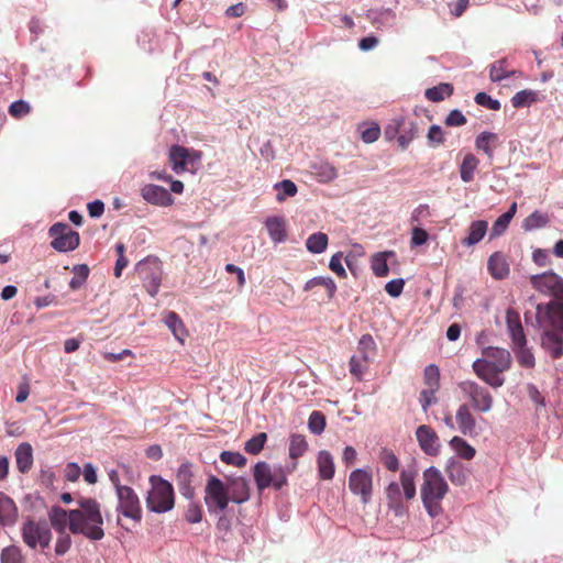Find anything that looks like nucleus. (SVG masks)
I'll use <instances>...</instances> for the list:
<instances>
[{
    "instance_id": "1",
    "label": "nucleus",
    "mask_w": 563,
    "mask_h": 563,
    "mask_svg": "<svg viewBox=\"0 0 563 563\" xmlns=\"http://www.w3.org/2000/svg\"><path fill=\"white\" fill-rule=\"evenodd\" d=\"M78 508L70 510V532L81 534L91 541L104 537L101 505L91 497L77 499Z\"/></svg>"
},
{
    "instance_id": "2",
    "label": "nucleus",
    "mask_w": 563,
    "mask_h": 563,
    "mask_svg": "<svg viewBox=\"0 0 563 563\" xmlns=\"http://www.w3.org/2000/svg\"><path fill=\"white\" fill-rule=\"evenodd\" d=\"M511 366V354L508 350L497 346L483 349V356L474 361L472 367L475 374L493 388L505 384L501 374Z\"/></svg>"
},
{
    "instance_id": "3",
    "label": "nucleus",
    "mask_w": 563,
    "mask_h": 563,
    "mask_svg": "<svg viewBox=\"0 0 563 563\" xmlns=\"http://www.w3.org/2000/svg\"><path fill=\"white\" fill-rule=\"evenodd\" d=\"M420 497L424 510L431 518L443 514L442 500L449 492V485L442 473L435 466H430L422 473Z\"/></svg>"
},
{
    "instance_id": "4",
    "label": "nucleus",
    "mask_w": 563,
    "mask_h": 563,
    "mask_svg": "<svg viewBox=\"0 0 563 563\" xmlns=\"http://www.w3.org/2000/svg\"><path fill=\"white\" fill-rule=\"evenodd\" d=\"M418 476V470L415 466L402 468L399 475V483L391 482L386 488V497L388 506L395 511L396 515L404 512L402 495L407 500H411L416 497V478Z\"/></svg>"
},
{
    "instance_id": "5",
    "label": "nucleus",
    "mask_w": 563,
    "mask_h": 563,
    "mask_svg": "<svg viewBox=\"0 0 563 563\" xmlns=\"http://www.w3.org/2000/svg\"><path fill=\"white\" fill-rule=\"evenodd\" d=\"M150 482L152 487L146 496L148 510L156 514L172 510L175 504L172 484L156 475L151 476Z\"/></svg>"
},
{
    "instance_id": "6",
    "label": "nucleus",
    "mask_w": 563,
    "mask_h": 563,
    "mask_svg": "<svg viewBox=\"0 0 563 563\" xmlns=\"http://www.w3.org/2000/svg\"><path fill=\"white\" fill-rule=\"evenodd\" d=\"M21 538L31 550L36 548L45 549L52 541V531L44 520H35L32 517L25 519L21 525Z\"/></svg>"
},
{
    "instance_id": "7",
    "label": "nucleus",
    "mask_w": 563,
    "mask_h": 563,
    "mask_svg": "<svg viewBox=\"0 0 563 563\" xmlns=\"http://www.w3.org/2000/svg\"><path fill=\"white\" fill-rule=\"evenodd\" d=\"M230 500L229 489L224 483L216 476H210L205 488V504L209 514H222Z\"/></svg>"
},
{
    "instance_id": "8",
    "label": "nucleus",
    "mask_w": 563,
    "mask_h": 563,
    "mask_svg": "<svg viewBox=\"0 0 563 563\" xmlns=\"http://www.w3.org/2000/svg\"><path fill=\"white\" fill-rule=\"evenodd\" d=\"M253 476L260 492L269 486L280 489L287 483L285 470L280 465L271 466L266 462L255 464Z\"/></svg>"
},
{
    "instance_id": "9",
    "label": "nucleus",
    "mask_w": 563,
    "mask_h": 563,
    "mask_svg": "<svg viewBox=\"0 0 563 563\" xmlns=\"http://www.w3.org/2000/svg\"><path fill=\"white\" fill-rule=\"evenodd\" d=\"M462 394L471 401L473 408L479 412H488L494 405V398L489 390L474 380L459 383Z\"/></svg>"
},
{
    "instance_id": "10",
    "label": "nucleus",
    "mask_w": 563,
    "mask_h": 563,
    "mask_svg": "<svg viewBox=\"0 0 563 563\" xmlns=\"http://www.w3.org/2000/svg\"><path fill=\"white\" fill-rule=\"evenodd\" d=\"M117 507L115 511L136 522L142 520V507L137 494L130 486L119 487L115 492Z\"/></svg>"
},
{
    "instance_id": "11",
    "label": "nucleus",
    "mask_w": 563,
    "mask_h": 563,
    "mask_svg": "<svg viewBox=\"0 0 563 563\" xmlns=\"http://www.w3.org/2000/svg\"><path fill=\"white\" fill-rule=\"evenodd\" d=\"M530 280L532 287L540 294L553 297L558 301L563 299V279L553 272L532 275Z\"/></svg>"
},
{
    "instance_id": "12",
    "label": "nucleus",
    "mask_w": 563,
    "mask_h": 563,
    "mask_svg": "<svg viewBox=\"0 0 563 563\" xmlns=\"http://www.w3.org/2000/svg\"><path fill=\"white\" fill-rule=\"evenodd\" d=\"M137 273L145 282L147 292L155 297L161 286V266L156 257H147L136 265Z\"/></svg>"
},
{
    "instance_id": "13",
    "label": "nucleus",
    "mask_w": 563,
    "mask_h": 563,
    "mask_svg": "<svg viewBox=\"0 0 563 563\" xmlns=\"http://www.w3.org/2000/svg\"><path fill=\"white\" fill-rule=\"evenodd\" d=\"M545 320L563 333V301L552 300L547 305L537 306V321L540 327Z\"/></svg>"
},
{
    "instance_id": "14",
    "label": "nucleus",
    "mask_w": 563,
    "mask_h": 563,
    "mask_svg": "<svg viewBox=\"0 0 563 563\" xmlns=\"http://www.w3.org/2000/svg\"><path fill=\"white\" fill-rule=\"evenodd\" d=\"M373 479L369 472L363 468L354 470L349 477V488L355 495H360L364 504L368 503L372 496Z\"/></svg>"
},
{
    "instance_id": "15",
    "label": "nucleus",
    "mask_w": 563,
    "mask_h": 563,
    "mask_svg": "<svg viewBox=\"0 0 563 563\" xmlns=\"http://www.w3.org/2000/svg\"><path fill=\"white\" fill-rule=\"evenodd\" d=\"M51 246H79V234L66 223L57 222L49 229Z\"/></svg>"
},
{
    "instance_id": "16",
    "label": "nucleus",
    "mask_w": 563,
    "mask_h": 563,
    "mask_svg": "<svg viewBox=\"0 0 563 563\" xmlns=\"http://www.w3.org/2000/svg\"><path fill=\"white\" fill-rule=\"evenodd\" d=\"M416 437L421 450L428 455H437L440 451V440L437 433L429 426L418 427Z\"/></svg>"
},
{
    "instance_id": "17",
    "label": "nucleus",
    "mask_w": 563,
    "mask_h": 563,
    "mask_svg": "<svg viewBox=\"0 0 563 563\" xmlns=\"http://www.w3.org/2000/svg\"><path fill=\"white\" fill-rule=\"evenodd\" d=\"M141 195L144 200L156 206L167 207L174 202L172 195L166 188L153 184L145 185L141 190Z\"/></svg>"
},
{
    "instance_id": "18",
    "label": "nucleus",
    "mask_w": 563,
    "mask_h": 563,
    "mask_svg": "<svg viewBox=\"0 0 563 563\" xmlns=\"http://www.w3.org/2000/svg\"><path fill=\"white\" fill-rule=\"evenodd\" d=\"M194 472L190 463H183L176 474V484L180 494L186 499H192L195 489L192 487Z\"/></svg>"
},
{
    "instance_id": "19",
    "label": "nucleus",
    "mask_w": 563,
    "mask_h": 563,
    "mask_svg": "<svg viewBox=\"0 0 563 563\" xmlns=\"http://www.w3.org/2000/svg\"><path fill=\"white\" fill-rule=\"evenodd\" d=\"M445 473L453 485L463 486L470 478V468L456 457H450L445 465Z\"/></svg>"
},
{
    "instance_id": "20",
    "label": "nucleus",
    "mask_w": 563,
    "mask_h": 563,
    "mask_svg": "<svg viewBox=\"0 0 563 563\" xmlns=\"http://www.w3.org/2000/svg\"><path fill=\"white\" fill-rule=\"evenodd\" d=\"M506 324L514 345L527 343L520 316L512 308L506 310Z\"/></svg>"
},
{
    "instance_id": "21",
    "label": "nucleus",
    "mask_w": 563,
    "mask_h": 563,
    "mask_svg": "<svg viewBox=\"0 0 563 563\" xmlns=\"http://www.w3.org/2000/svg\"><path fill=\"white\" fill-rule=\"evenodd\" d=\"M455 420L459 431L464 435L476 434V421L471 412L468 405L462 404L459 406L455 415Z\"/></svg>"
},
{
    "instance_id": "22",
    "label": "nucleus",
    "mask_w": 563,
    "mask_h": 563,
    "mask_svg": "<svg viewBox=\"0 0 563 563\" xmlns=\"http://www.w3.org/2000/svg\"><path fill=\"white\" fill-rule=\"evenodd\" d=\"M18 507L12 498L0 492V525L12 527L18 520Z\"/></svg>"
},
{
    "instance_id": "23",
    "label": "nucleus",
    "mask_w": 563,
    "mask_h": 563,
    "mask_svg": "<svg viewBox=\"0 0 563 563\" xmlns=\"http://www.w3.org/2000/svg\"><path fill=\"white\" fill-rule=\"evenodd\" d=\"M189 157L188 148L180 145H173L169 148L168 161L172 169L176 174H181L187 170V163Z\"/></svg>"
},
{
    "instance_id": "24",
    "label": "nucleus",
    "mask_w": 563,
    "mask_h": 563,
    "mask_svg": "<svg viewBox=\"0 0 563 563\" xmlns=\"http://www.w3.org/2000/svg\"><path fill=\"white\" fill-rule=\"evenodd\" d=\"M227 489H229L230 499L235 504H242L250 498L249 481L244 477L232 479Z\"/></svg>"
},
{
    "instance_id": "25",
    "label": "nucleus",
    "mask_w": 563,
    "mask_h": 563,
    "mask_svg": "<svg viewBox=\"0 0 563 563\" xmlns=\"http://www.w3.org/2000/svg\"><path fill=\"white\" fill-rule=\"evenodd\" d=\"M163 321L166 324V327L170 330L174 338L178 342L184 344L188 335V332L179 316L174 311H168L165 313Z\"/></svg>"
},
{
    "instance_id": "26",
    "label": "nucleus",
    "mask_w": 563,
    "mask_h": 563,
    "mask_svg": "<svg viewBox=\"0 0 563 563\" xmlns=\"http://www.w3.org/2000/svg\"><path fill=\"white\" fill-rule=\"evenodd\" d=\"M48 518L56 532H66L67 527L70 530V510L54 506L48 511Z\"/></svg>"
},
{
    "instance_id": "27",
    "label": "nucleus",
    "mask_w": 563,
    "mask_h": 563,
    "mask_svg": "<svg viewBox=\"0 0 563 563\" xmlns=\"http://www.w3.org/2000/svg\"><path fill=\"white\" fill-rule=\"evenodd\" d=\"M16 467L21 473H26L33 465V449L30 443H21L15 449Z\"/></svg>"
},
{
    "instance_id": "28",
    "label": "nucleus",
    "mask_w": 563,
    "mask_h": 563,
    "mask_svg": "<svg viewBox=\"0 0 563 563\" xmlns=\"http://www.w3.org/2000/svg\"><path fill=\"white\" fill-rule=\"evenodd\" d=\"M498 145V135L493 132L484 131L475 140V147L483 151L489 159L494 157V150Z\"/></svg>"
},
{
    "instance_id": "29",
    "label": "nucleus",
    "mask_w": 563,
    "mask_h": 563,
    "mask_svg": "<svg viewBox=\"0 0 563 563\" xmlns=\"http://www.w3.org/2000/svg\"><path fill=\"white\" fill-rule=\"evenodd\" d=\"M488 271L496 279H503L509 274V265L501 252H495L489 257Z\"/></svg>"
},
{
    "instance_id": "30",
    "label": "nucleus",
    "mask_w": 563,
    "mask_h": 563,
    "mask_svg": "<svg viewBox=\"0 0 563 563\" xmlns=\"http://www.w3.org/2000/svg\"><path fill=\"white\" fill-rule=\"evenodd\" d=\"M318 473L321 479H332L334 476V460L328 451H320L317 457Z\"/></svg>"
},
{
    "instance_id": "31",
    "label": "nucleus",
    "mask_w": 563,
    "mask_h": 563,
    "mask_svg": "<svg viewBox=\"0 0 563 563\" xmlns=\"http://www.w3.org/2000/svg\"><path fill=\"white\" fill-rule=\"evenodd\" d=\"M520 74L517 70L508 68V62L506 58H501L493 63L489 67V78L494 82H499L505 78Z\"/></svg>"
},
{
    "instance_id": "32",
    "label": "nucleus",
    "mask_w": 563,
    "mask_h": 563,
    "mask_svg": "<svg viewBox=\"0 0 563 563\" xmlns=\"http://www.w3.org/2000/svg\"><path fill=\"white\" fill-rule=\"evenodd\" d=\"M517 212V202H512L509 207V209L497 218V220L494 222L490 238L499 236L506 232V230L509 227L510 221L515 217Z\"/></svg>"
},
{
    "instance_id": "33",
    "label": "nucleus",
    "mask_w": 563,
    "mask_h": 563,
    "mask_svg": "<svg viewBox=\"0 0 563 563\" xmlns=\"http://www.w3.org/2000/svg\"><path fill=\"white\" fill-rule=\"evenodd\" d=\"M542 346L551 354L553 358H559L563 354V340L553 332H545L542 338Z\"/></svg>"
},
{
    "instance_id": "34",
    "label": "nucleus",
    "mask_w": 563,
    "mask_h": 563,
    "mask_svg": "<svg viewBox=\"0 0 563 563\" xmlns=\"http://www.w3.org/2000/svg\"><path fill=\"white\" fill-rule=\"evenodd\" d=\"M266 228L274 243H280L286 238V225L282 218L273 217L266 220Z\"/></svg>"
},
{
    "instance_id": "35",
    "label": "nucleus",
    "mask_w": 563,
    "mask_h": 563,
    "mask_svg": "<svg viewBox=\"0 0 563 563\" xmlns=\"http://www.w3.org/2000/svg\"><path fill=\"white\" fill-rule=\"evenodd\" d=\"M395 254L393 251L378 252L372 257V269L377 277H385L388 275V260Z\"/></svg>"
},
{
    "instance_id": "36",
    "label": "nucleus",
    "mask_w": 563,
    "mask_h": 563,
    "mask_svg": "<svg viewBox=\"0 0 563 563\" xmlns=\"http://www.w3.org/2000/svg\"><path fill=\"white\" fill-rule=\"evenodd\" d=\"M450 446L459 457L464 460L470 461L476 454V450L461 437H453L450 441Z\"/></svg>"
},
{
    "instance_id": "37",
    "label": "nucleus",
    "mask_w": 563,
    "mask_h": 563,
    "mask_svg": "<svg viewBox=\"0 0 563 563\" xmlns=\"http://www.w3.org/2000/svg\"><path fill=\"white\" fill-rule=\"evenodd\" d=\"M478 164H479V161L477 159V157L474 154L467 153L464 156L463 162L460 167L461 179L464 183H470L474 179V173H475Z\"/></svg>"
},
{
    "instance_id": "38",
    "label": "nucleus",
    "mask_w": 563,
    "mask_h": 563,
    "mask_svg": "<svg viewBox=\"0 0 563 563\" xmlns=\"http://www.w3.org/2000/svg\"><path fill=\"white\" fill-rule=\"evenodd\" d=\"M488 229L487 221L477 220L474 221L468 229V235L463 240L467 245H474L478 243L486 234Z\"/></svg>"
},
{
    "instance_id": "39",
    "label": "nucleus",
    "mask_w": 563,
    "mask_h": 563,
    "mask_svg": "<svg viewBox=\"0 0 563 563\" xmlns=\"http://www.w3.org/2000/svg\"><path fill=\"white\" fill-rule=\"evenodd\" d=\"M313 174L321 183H330L338 177V169L329 162H321L312 166Z\"/></svg>"
},
{
    "instance_id": "40",
    "label": "nucleus",
    "mask_w": 563,
    "mask_h": 563,
    "mask_svg": "<svg viewBox=\"0 0 563 563\" xmlns=\"http://www.w3.org/2000/svg\"><path fill=\"white\" fill-rule=\"evenodd\" d=\"M376 352V343L372 335L364 334L358 341L357 355L362 357L364 362L372 360Z\"/></svg>"
},
{
    "instance_id": "41",
    "label": "nucleus",
    "mask_w": 563,
    "mask_h": 563,
    "mask_svg": "<svg viewBox=\"0 0 563 563\" xmlns=\"http://www.w3.org/2000/svg\"><path fill=\"white\" fill-rule=\"evenodd\" d=\"M515 356L520 366L532 368L536 364L534 355L527 346V343L514 345Z\"/></svg>"
},
{
    "instance_id": "42",
    "label": "nucleus",
    "mask_w": 563,
    "mask_h": 563,
    "mask_svg": "<svg viewBox=\"0 0 563 563\" xmlns=\"http://www.w3.org/2000/svg\"><path fill=\"white\" fill-rule=\"evenodd\" d=\"M453 93V86L451 84H440L426 90V98L433 102H440L445 97H450Z\"/></svg>"
},
{
    "instance_id": "43",
    "label": "nucleus",
    "mask_w": 563,
    "mask_h": 563,
    "mask_svg": "<svg viewBox=\"0 0 563 563\" xmlns=\"http://www.w3.org/2000/svg\"><path fill=\"white\" fill-rule=\"evenodd\" d=\"M316 286H323L328 290L329 298H332L335 294L336 286L331 277L325 276H318L309 279L303 289L306 291L311 290Z\"/></svg>"
},
{
    "instance_id": "44",
    "label": "nucleus",
    "mask_w": 563,
    "mask_h": 563,
    "mask_svg": "<svg viewBox=\"0 0 563 563\" xmlns=\"http://www.w3.org/2000/svg\"><path fill=\"white\" fill-rule=\"evenodd\" d=\"M548 222H549L548 216H545L539 211H534L522 221L521 228L525 231H531V230L543 228L544 225H547Z\"/></svg>"
},
{
    "instance_id": "45",
    "label": "nucleus",
    "mask_w": 563,
    "mask_h": 563,
    "mask_svg": "<svg viewBox=\"0 0 563 563\" xmlns=\"http://www.w3.org/2000/svg\"><path fill=\"white\" fill-rule=\"evenodd\" d=\"M417 133H418V126L415 122H409L408 126H406V124H405L400 129L397 141H398V144L401 147V150H406L409 146V144L417 136Z\"/></svg>"
},
{
    "instance_id": "46",
    "label": "nucleus",
    "mask_w": 563,
    "mask_h": 563,
    "mask_svg": "<svg viewBox=\"0 0 563 563\" xmlns=\"http://www.w3.org/2000/svg\"><path fill=\"white\" fill-rule=\"evenodd\" d=\"M307 451V441L301 434H292L289 441V456L298 459Z\"/></svg>"
},
{
    "instance_id": "47",
    "label": "nucleus",
    "mask_w": 563,
    "mask_h": 563,
    "mask_svg": "<svg viewBox=\"0 0 563 563\" xmlns=\"http://www.w3.org/2000/svg\"><path fill=\"white\" fill-rule=\"evenodd\" d=\"M1 563H25L22 550L16 545H9L1 551Z\"/></svg>"
},
{
    "instance_id": "48",
    "label": "nucleus",
    "mask_w": 563,
    "mask_h": 563,
    "mask_svg": "<svg viewBox=\"0 0 563 563\" xmlns=\"http://www.w3.org/2000/svg\"><path fill=\"white\" fill-rule=\"evenodd\" d=\"M538 100V93L532 90H520L511 98L514 108H522L532 104Z\"/></svg>"
},
{
    "instance_id": "49",
    "label": "nucleus",
    "mask_w": 563,
    "mask_h": 563,
    "mask_svg": "<svg viewBox=\"0 0 563 563\" xmlns=\"http://www.w3.org/2000/svg\"><path fill=\"white\" fill-rule=\"evenodd\" d=\"M73 272H74L75 276L70 279L69 287L71 289L76 290V289L80 288L84 285V283L86 282L88 274H89V268L87 265L81 264V265L74 266Z\"/></svg>"
},
{
    "instance_id": "50",
    "label": "nucleus",
    "mask_w": 563,
    "mask_h": 563,
    "mask_svg": "<svg viewBox=\"0 0 563 563\" xmlns=\"http://www.w3.org/2000/svg\"><path fill=\"white\" fill-rule=\"evenodd\" d=\"M343 263H345L347 266H350L349 258L344 257L342 252H338L331 257L329 267L339 277H345L346 272H345Z\"/></svg>"
},
{
    "instance_id": "51",
    "label": "nucleus",
    "mask_w": 563,
    "mask_h": 563,
    "mask_svg": "<svg viewBox=\"0 0 563 563\" xmlns=\"http://www.w3.org/2000/svg\"><path fill=\"white\" fill-rule=\"evenodd\" d=\"M275 189L282 190L277 194L276 199L284 201L286 197H292L297 194V186L289 179H284L275 185Z\"/></svg>"
},
{
    "instance_id": "52",
    "label": "nucleus",
    "mask_w": 563,
    "mask_h": 563,
    "mask_svg": "<svg viewBox=\"0 0 563 563\" xmlns=\"http://www.w3.org/2000/svg\"><path fill=\"white\" fill-rule=\"evenodd\" d=\"M440 371L434 364H430L424 368V383L430 389H439Z\"/></svg>"
},
{
    "instance_id": "53",
    "label": "nucleus",
    "mask_w": 563,
    "mask_h": 563,
    "mask_svg": "<svg viewBox=\"0 0 563 563\" xmlns=\"http://www.w3.org/2000/svg\"><path fill=\"white\" fill-rule=\"evenodd\" d=\"M308 428L313 434H321L325 428V418L320 411H312L309 420Z\"/></svg>"
},
{
    "instance_id": "54",
    "label": "nucleus",
    "mask_w": 563,
    "mask_h": 563,
    "mask_svg": "<svg viewBox=\"0 0 563 563\" xmlns=\"http://www.w3.org/2000/svg\"><path fill=\"white\" fill-rule=\"evenodd\" d=\"M267 435L264 432L257 433L245 443V451L250 454L260 453L266 442Z\"/></svg>"
},
{
    "instance_id": "55",
    "label": "nucleus",
    "mask_w": 563,
    "mask_h": 563,
    "mask_svg": "<svg viewBox=\"0 0 563 563\" xmlns=\"http://www.w3.org/2000/svg\"><path fill=\"white\" fill-rule=\"evenodd\" d=\"M427 139L432 147L440 146L445 142V133L440 125L433 124L429 128Z\"/></svg>"
},
{
    "instance_id": "56",
    "label": "nucleus",
    "mask_w": 563,
    "mask_h": 563,
    "mask_svg": "<svg viewBox=\"0 0 563 563\" xmlns=\"http://www.w3.org/2000/svg\"><path fill=\"white\" fill-rule=\"evenodd\" d=\"M220 460L230 465L242 467L246 464V459L239 452L223 451L220 454Z\"/></svg>"
},
{
    "instance_id": "57",
    "label": "nucleus",
    "mask_w": 563,
    "mask_h": 563,
    "mask_svg": "<svg viewBox=\"0 0 563 563\" xmlns=\"http://www.w3.org/2000/svg\"><path fill=\"white\" fill-rule=\"evenodd\" d=\"M58 537L55 543V553L58 556L66 554L71 547V538L67 532H57Z\"/></svg>"
},
{
    "instance_id": "58",
    "label": "nucleus",
    "mask_w": 563,
    "mask_h": 563,
    "mask_svg": "<svg viewBox=\"0 0 563 563\" xmlns=\"http://www.w3.org/2000/svg\"><path fill=\"white\" fill-rule=\"evenodd\" d=\"M366 371L367 362H364L358 355H353L350 360V373L361 379Z\"/></svg>"
},
{
    "instance_id": "59",
    "label": "nucleus",
    "mask_w": 563,
    "mask_h": 563,
    "mask_svg": "<svg viewBox=\"0 0 563 563\" xmlns=\"http://www.w3.org/2000/svg\"><path fill=\"white\" fill-rule=\"evenodd\" d=\"M475 102L482 107H486L490 110H499L500 109V102L496 99H493L486 92H478L475 96Z\"/></svg>"
},
{
    "instance_id": "60",
    "label": "nucleus",
    "mask_w": 563,
    "mask_h": 563,
    "mask_svg": "<svg viewBox=\"0 0 563 563\" xmlns=\"http://www.w3.org/2000/svg\"><path fill=\"white\" fill-rule=\"evenodd\" d=\"M404 286H405V279L402 278H396V279H391L389 280L386 285H385V290L386 292L393 297V298H397L401 295L402 290H404Z\"/></svg>"
},
{
    "instance_id": "61",
    "label": "nucleus",
    "mask_w": 563,
    "mask_h": 563,
    "mask_svg": "<svg viewBox=\"0 0 563 563\" xmlns=\"http://www.w3.org/2000/svg\"><path fill=\"white\" fill-rule=\"evenodd\" d=\"M437 389L426 388L421 390L419 401L424 412L428 411L429 407L437 402L435 398Z\"/></svg>"
},
{
    "instance_id": "62",
    "label": "nucleus",
    "mask_w": 563,
    "mask_h": 563,
    "mask_svg": "<svg viewBox=\"0 0 563 563\" xmlns=\"http://www.w3.org/2000/svg\"><path fill=\"white\" fill-rule=\"evenodd\" d=\"M29 103L23 100L14 101L9 107V113L14 118H21L30 112Z\"/></svg>"
},
{
    "instance_id": "63",
    "label": "nucleus",
    "mask_w": 563,
    "mask_h": 563,
    "mask_svg": "<svg viewBox=\"0 0 563 563\" xmlns=\"http://www.w3.org/2000/svg\"><path fill=\"white\" fill-rule=\"evenodd\" d=\"M186 519L190 523H198L202 519V510L201 507L190 501L186 511Z\"/></svg>"
},
{
    "instance_id": "64",
    "label": "nucleus",
    "mask_w": 563,
    "mask_h": 563,
    "mask_svg": "<svg viewBox=\"0 0 563 563\" xmlns=\"http://www.w3.org/2000/svg\"><path fill=\"white\" fill-rule=\"evenodd\" d=\"M465 115L460 110H452L445 118L444 123L448 126H462L466 123Z\"/></svg>"
}]
</instances>
